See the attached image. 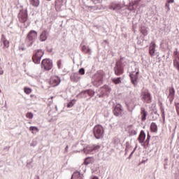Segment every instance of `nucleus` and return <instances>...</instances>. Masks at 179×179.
Instances as JSON below:
<instances>
[{
  "label": "nucleus",
  "instance_id": "5701e85b",
  "mask_svg": "<svg viewBox=\"0 0 179 179\" xmlns=\"http://www.w3.org/2000/svg\"><path fill=\"white\" fill-rule=\"evenodd\" d=\"M81 50L85 54H92V50L89 48V46L83 45Z\"/></svg>",
  "mask_w": 179,
  "mask_h": 179
},
{
  "label": "nucleus",
  "instance_id": "0eeeda50",
  "mask_svg": "<svg viewBox=\"0 0 179 179\" xmlns=\"http://www.w3.org/2000/svg\"><path fill=\"white\" fill-rule=\"evenodd\" d=\"M41 68L44 71H50L52 69V60L50 59H44L41 62Z\"/></svg>",
  "mask_w": 179,
  "mask_h": 179
},
{
  "label": "nucleus",
  "instance_id": "c85d7f7f",
  "mask_svg": "<svg viewBox=\"0 0 179 179\" xmlns=\"http://www.w3.org/2000/svg\"><path fill=\"white\" fill-rule=\"evenodd\" d=\"M132 149V146L129 144V142L126 143L125 155L128 154V152Z\"/></svg>",
  "mask_w": 179,
  "mask_h": 179
},
{
  "label": "nucleus",
  "instance_id": "4468645a",
  "mask_svg": "<svg viewBox=\"0 0 179 179\" xmlns=\"http://www.w3.org/2000/svg\"><path fill=\"white\" fill-rule=\"evenodd\" d=\"M145 139H146V134H145L143 130H141L138 136V141L139 143L142 145V146H145Z\"/></svg>",
  "mask_w": 179,
  "mask_h": 179
},
{
  "label": "nucleus",
  "instance_id": "a211bd4d",
  "mask_svg": "<svg viewBox=\"0 0 179 179\" xmlns=\"http://www.w3.org/2000/svg\"><path fill=\"white\" fill-rule=\"evenodd\" d=\"M149 52L151 57H155V52H156V43L151 42L149 48Z\"/></svg>",
  "mask_w": 179,
  "mask_h": 179
},
{
  "label": "nucleus",
  "instance_id": "09e8293b",
  "mask_svg": "<svg viewBox=\"0 0 179 179\" xmlns=\"http://www.w3.org/2000/svg\"><path fill=\"white\" fill-rule=\"evenodd\" d=\"M138 148V145H136V147L134 148L133 152L135 153V150H136V148Z\"/></svg>",
  "mask_w": 179,
  "mask_h": 179
},
{
  "label": "nucleus",
  "instance_id": "f257e3e1",
  "mask_svg": "<svg viewBox=\"0 0 179 179\" xmlns=\"http://www.w3.org/2000/svg\"><path fill=\"white\" fill-rule=\"evenodd\" d=\"M18 20L22 23L24 27H29L30 26V20H29V16L27 15V9H22L20 10L18 15Z\"/></svg>",
  "mask_w": 179,
  "mask_h": 179
},
{
  "label": "nucleus",
  "instance_id": "6e6d98bb",
  "mask_svg": "<svg viewBox=\"0 0 179 179\" xmlns=\"http://www.w3.org/2000/svg\"><path fill=\"white\" fill-rule=\"evenodd\" d=\"M175 55H177V52H174Z\"/></svg>",
  "mask_w": 179,
  "mask_h": 179
},
{
  "label": "nucleus",
  "instance_id": "4c0bfd02",
  "mask_svg": "<svg viewBox=\"0 0 179 179\" xmlns=\"http://www.w3.org/2000/svg\"><path fill=\"white\" fill-rule=\"evenodd\" d=\"M24 93H26V94H30V93H31V89L24 88Z\"/></svg>",
  "mask_w": 179,
  "mask_h": 179
},
{
  "label": "nucleus",
  "instance_id": "e2e57ef3",
  "mask_svg": "<svg viewBox=\"0 0 179 179\" xmlns=\"http://www.w3.org/2000/svg\"><path fill=\"white\" fill-rule=\"evenodd\" d=\"M156 119H157V117H155V119H154V120H156Z\"/></svg>",
  "mask_w": 179,
  "mask_h": 179
},
{
  "label": "nucleus",
  "instance_id": "338daca9",
  "mask_svg": "<svg viewBox=\"0 0 179 179\" xmlns=\"http://www.w3.org/2000/svg\"><path fill=\"white\" fill-rule=\"evenodd\" d=\"M0 61H1V58H0Z\"/></svg>",
  "mask_w": 179,
  "mask_h": 179
},
{
  "label": "nucleus",
  "instance_id": "680f3d73",
  "mask_svg": "<svg viewBox=\"0 0 179 179\" xmlns=\"http://www.w3.org/2000/svg\"><path fill=\"white\" fill-rule=\"evenodd\" d=\"M156 119H157V117H155V119H154V120H156Z\"/></svg>",
  "mask_w": 179,
  "mask_h": 179
},
{
  "label": "nucleus",
  "instance_id": "423d86ee",
  "mask_svg": "<svg viewBox=\"0 0 179 179\" xmlns=\"http://www.w3.org/2000/svg\"><path fill=\"white\" fill-rule=\"evenodd\" d=\"M141 100L143 103H147V104H150V103H152V95L148 90H144L142 91Z\"/></svg>",
  "mask_w": 179,
  "mask_h": 179
},
{
  "label": "nucleus",
  "instance_id": "49530a36",
  "mask_svg": "<svg viewBox=\"0 0 179 179\" xmlns=\"http://www.w3.org/2000/svg\"><path fill=\"white\" fill-rule=\"evenodd\" d=\"M68 149H69V147L68 145L66 146L64 153H68Z\"/></svg>",
  "mask_w": 179,
  "mask_h": 179
},
{
  "label": "nucleus",
  "instance_id": "a18cd8bd",
  "mask_svg": "<svg viewBox=\"0 0 179 179\" xmlns=\"http://www.w3.org/2000/svg\"><path fill=\"white\" fill-rule=\"evenodd\" d=\"M166 2L168 3H174V0H167Z\"/></svg>",
  "mask_w": 179,
  "mask_h": 179
},
{
  "label": "nucleus",
  "instance_id": "f8f14e48",
  "mask_svg": "<svg viewBox=\"0 0 179 179\" xmlns=\"http://www.w3.org/2000/svg\"><path fill=\"white\" fill-rule=\"evenodd\" d=\"M109 9L112 10H115L117 13H121V9H122V6H121V3H112L109 6Z\"/></svg>",
  "mask_w": 179,
  "mask_h": 179
},
{
  "label": "nucleus",
  "instance_id": "2eb2a0df",
  "mask_svg": "<svg viewBox=\"0 0 179 179\" xmlns=\"http://www.w3.org/2000/svg\"><path fill=\"white\" fill-rule=\"evenodd\" d=\"M49 35H50V31H48V30L47 29H44L39 36V40L42 42L45 41V40H47Z\"/></svg>",
  "mask_w": 179,
  "mask_h": 179
},
{
  "label": "nucleus",
  "instance_id": "a878e982",
  "mask_svg": "<svg viewBox=\"0 0 179 179\" xmlns=\"http://www.w3.org/2000/svg\"><path fill=\"white\" fill-rule=\"evenodd\" d=\"M29 131H31L32 134H37V132H39L40 129L36 126H31Z\"/></svg>",
  "mask_w": 179,
  "mask_h": 179
},
{
  "label": "nucleus",
  "instance_id": "72a5a7b5",
  "mask_svg": "<svg viewBox=\"0 0 179 179\" xmlns=\"http://www.w3.org/2000/svg\"><path fill=\"white\" fill-rule=\"evenodd\" d=\"M26 117H27V118H29V120L33 119V117H34L33 113H31V112H28V113L26 114Z\"/></svg>",
  "mask_w": 179,
  "mask_h": 179
},
{
  "label": "nucleus",
  "instance_id": "4d7b16f0",
  "mask_svg": "<svg viewBox=\"0 0 179 179\" xmlns=\"http://www.w3.org/2000/svg\"><path fill=\"white\" fill-rule=\"evenodd\" d=\"M131 157H131V155H129V157H128V159H131Z\"/></svg>",
  "mask_w": 179,
  "mask_h": 179
},
{
  "label": "nucleus",
  "instance_id": "e433bc0d",
  "mask_svg": "<svg viewBox=\"0 0 179 179\" xmlns=\"http://www.w3.org/2000/svg\"><path fill=\"white\" fill-rule=\"evenodd\" d=\"M57 68L59 69H61V68H62V60L59 59V61H57Z\"/></svg>",
  "mask_w": 179,
  "mask_h": 179
},
{
  "label": "nucleus",
  "instance_id": "4be33fe9",
  "mask_svg": "<svg viewBox=\"0 0 179 179\" xmlns=\"http://www.w3.org/2000/svg\"><path fill=\"white\" fill-rule=\"evenodd\" d=\"M112 145H113L114 148H116V149H118L119 145H121L120 138L117 137L113 138L112 141Z\"/></svg>",
  "mask_w": 179,
  "mask_h": 179
},
{
  "label": "nucleus",
  "instance_id": "f3484780",
  "mask_svg": "<svg viewBox=\"0 0 179 179\" xmlns=\"http://www.w3.org/2000/svg\"><path fill=\"white\" fill-rule=\"evenodd\" d=\"M81 96H83L84 97H87V96L93 97V96H94V91L92 90H87L81 92Z\"/></svg>",
  "mask_w": 179,
  "mask_h": 179
},
{
  "label": "nucleus",
  "instance_id": "37998d69",
  "mask_svg": "<svg viewBox=\"0 0 179 179\" xmlns=\"http://www.w3.org/2000/svg\"><path fill=\"white\" fill-rule=\"evenodd\" d=\"M165 8H166V9H167V11L169 12V10H170V3L166 2V5H165Z\"/></svg>",
  "mask_w": 179,
  "mask_h": 179
},
{
  "label": "nucleus",
  "instance_id": "f704fd0d",
  "mask_svg": "<svg viewBox=\"0 0 179 179\" xmlns=\"http://www.w3.org/2000/svg\"><path fill=\"white\" fill-rule=\"evenodd\" d=\"M141 33L143 36H148V30H146V28H141Z\"/></svg>",
  "mask_w": 179,
  "mask_h": 179
},
{
  "label": "nucleus",
  "instance_id": "de8ad7c7",
  "mask_svg": "<svg viewBox=\"0 0 179 179\" xmlns=\"http://www.w3.org/2000/svg\"><path fill=\"white\" fill-rule=\"evenodd\" d=\"M154 114H155V115H157V117H159V115L157 113V110L154 111Z\"/></svg>",
  "mask_w": 179,
  "mask_h": 179
},
{
  "label": "nucleus",
  "instance_id": "13d9d810",
  "mask_svg": "<svg viewBox=\"0 0 179 179\" xmlns=\"http://www.w3.org/2000/svg\"><path fill=\"white\" fill-rule=\"evenodd\" d=\"M36 179H40V177L37 176V177H36Z\"/></svg>",
  "mask_w": 179,
  "mask_h": 179
},
{
  "label": "nucleus",
  "instance_id": "8fccbe9b",
  "mask_svg": "<svg viewBox=\"0 0 179 179\" xmlns=\"http://www.w3.org/2000/svg\"><path fill=\"white\" fill-rule=\"evenodd\" d=\"M147 139H150V134H149V133L148 134Z\"/></svg>",
  "mask_w": 179,
  "mask_h": 179
},
{
  "label": "nucleus",
  "instance_id": "79ce46f5",
  "mask_svg": "<svg viewBox=\"0 0 179 179\" xmlns=\"http://www.w3.org/2000/svg\"><path fill=\"white\" fill-rule=\"evenodd\" d=\"M93 3L97 5V3H103V0H94Z\"/></svg>",
  "mask_w": 179,
  "mask_h": 179
},
{
  "label": "nucleus",
  "instance_id": "412c9836",
  "mask_svg": "<svg viewBox=\"0 0 179 179\" xmlns=\"http://www.w3.org/2000/svg\"><path fill=\"white\" fill-rule=\"evenodd\" d=\"M141 121H146V117H148V111L145 108L142 107L141 108Z\"/></svg>",
  "mask_w": 179,
  "mask_h": 179
},
{
  "label": "nucleus",
  "instance_id": "9d476101",
  "mask_svg": "<svg viewBox=\"0 0 179 179\" xmlns=\"http://www.w3.org/2000/svg\"><path fill=\"white\" fill-rule=\"evenodd\" d=\"M123 111L121 104L117 103L113 106V114L115 117H122Z\"/></svg>",
  "mask_w": 179,
  "mask_h": 179
},
{
  "label": "nucleus",
  "instance_id": "2f4dec72",
  "mask_svg": "<svg viewBox=\"0 0 179 179\" xmlns=\"http://www.w3.org/2000/svg\"><path fill=\"white\" fill-rule=\"evenodd\" d=\"M91 163H92V159H90V157L85 158V159L84 161V164H85V166H87V165L90 164Z\"/></svg>",
  "mask_w": 179,
  "mask_h": 179
},
{
  "label": "nucleus",
  "instance_id": "0e129e2a",
  "mask_svg": "<svg viewBox=\"0 0 179 179\" xmlns=\"http://www.w3.org/2000/svg\"><path fill=\"white\" fill-rule=\"evenodd\" d=\"M156 119H157V117H155V119H154V120H156Z\"/></svg>",
  "mask_w": 179,
  "mask_h": 179
},
{
  "label": "nucleus",
  "instance_id": "ddd939ff",
  "mask_svg": "<svg viewBox=\"0 0 179 179\" xmlns=\"http://www.w3.org/2000/svg\"><path fill=\"white\" fill-rule=\"evenodd\" d=\"M138 75H139V72H133L131 73H130L129 76L131 80V83H133V85L134 86H137L138 85Z\"/></svg>",
  "mask_w": 179,
  "mask_h": 179
},
{
  "label": "nucleus",
  "instance_id": "6ab92c4d",
  "mask_svg": "<svg viewBox=\"0 0 179 179\" xmlns=\"http://www.w3.org/2000/svg\"><path fill=\"white\" fill-rule=\"evenodd\" d=\"M70 79L71 82H74L75 83H77V82H79V80H80V77L79 76L78 73H73L70 76Z\"/></svg>",
  "mask_w": 179,
  "mask_h": 179
},
{
  "label": "nucleus",
  "instance_id": "473e14b6",
  "mask_svg": "<svg viewBox=\"0 0 179 179\" xmlns=\"http://www.w3.org/2000/svg\"><path fill=\"white\" fill-rule=\"evenodd\" d=\"M73 106H75V100H72L70 102H69L68 104H67V108H71V107Z\"/></svg>",
  "mask_w": 179,
  "mask_h": 179
},
{
  "label": "nucleus",
  "instance_id": "bf43d9fd",
  "mask_svg": "<svg viewBox=\"0 0 179 179\" xmlns=\"http://www.w3.org/2000/svg\"><path fill=\"white\" fill-rule=\"evenodd\" d=\"M137 1H138V2H141V0H137Z\"/></svg>",
  "mask_w": 179,
  "mask_h": 179
},
{
  "label": "nucleus",
  "instance_id": "ea45409f",
  "mask_svg": "<svg viewBox=\"0 0 179 179\" xmlns=\"http://www.w3.org/2000/svg\"><path fill=\"white\" fill-rule=\"evenodd\" d=\"M175 107L176 108L177 114L179 115V103H175Z\"/></svg>",
  "mask_w": 179,
  "mask_h": 179
},
{
  "label": "nucleus",
  "instance_id": "20e7f679",
  "mask_svg": "<svg viewBox=\"0 0 179 179\" xmlns=\"http://www.w3.org/2000/svg\"><path fill=\"white\" fill-rule=\"evenodd\" d=\"M37 40V31L34 30H31L26 38V43L28 47H31L33 45V43Z\"/></svg>",
  "mask_w": 179,
  "mask_h": 179
},
{
  "label": "nucleus",
  "instance_id": "c03bdc74",
  "mask_svg": "<svg viewBox=\"0 0 179 179\" xmlns=\"http://www.w3.org/2000/svg\"><path fill=\"white\" fill-rule=\"evenodd\" d=\"M150 141V138H146L145 141L144 142V145H145V143L146 145H149V141Z\"/></svg>",
  "mask_w": 179,
  "mask_h": 179
},
{
  "label": "nucleus",
  "instance_id": "aec40b11",
  "mask_svg": "<svg viewBox=\"0 0 179 179\" xmlns=\"http://www.w3.org/2000/svg\"><path fill=\"white\" fill-rule=\"evenodd\" d=\"M71 179H83V174L79 171H75L72 174Z\"/></svg>",
  "mask_w": 179,
  "mask_h": 179
},
{
  "label": "nucleus",
  "instance_id": "b1692460",
  "mask_svg": "<svg viewBox=\"0 0 179 179\" xmlns=\"http://www.w3.org/2000/svg\"><path fill=\"white\" fill-rule=\"evenodd\" d=\"M1 42L3 44V48H8L9 47V41L6 40L4 37L1 38Z\"/></svg>",
  "mask_w": 179,
  "mask_h": 179
},
{
  "label": "nucleus",
  "instance_id": "603ef678",
  "mask_svg": "<svg viewBox=\"0 0 179 179\" xmlns=\"http://www.w3.org/2000/svg\"><path fill=\"white\" fill-rule=\"evenodd\" d=\"M134 151H132L131 152V154H130V157H132V155H134Z\"/></svg>",
  "mask_w": 179,
  "mask_h": 179
},
{
  "label": "nucleus",
  "instance_id": "c9c22d12",
  "mask_svg": "<svg viewBox=\"0 0 179 179\" xmlns=\"http://www.w3.org/2000/svg\"><path fill=\"white\" fill-rule=\"evenodd\" d=\"M87 8L88 9H92V10H97V9H99V7H97V6H88Z\"/></svg>",
  "mask_w": 179,
  "mask_h": 179
},
{
  "label": "nucleus",
  "instance_id": "1a4fd4ad",
  "mask_svg": "<svg viewBox=\"0 0 179 179\" xmlns=\"http://www.w3.org/2000/svg\"><path fill=\"white\" fill-rule=\"evenodd\" d=\"M44 55L43 50H38L32 57V60L34 64H40L41 58Z\"/></svg>",
  "mask_w": 179,
  "mask_h": 179
},
{
  "label": "nucleus",
  "instance_id": "9b49d317",
  "mask_svg": "<svg viewBox=\"0 0 179 179\" xmlns=\"http://www.w3.org/2000/svg\"><path fill=\"white\" fill-rule=\"evenodd\" d=\"M59 83H61V78L57 76H52L50 80V85L52 87H56V86H59Z\"/></svg>",
  "mask_w": 179,
  "mask_h": 179
},
{
  "label": "nucleus",
  "instance_id": "5fc2aeb1",
  "mask_svg": "<svg viewBox=\"0 0 179 179\" xmlns=\"http://www.w3.org/2000/svg\"><path fill=\"white\" fill-rule=\"evenodd\" d=\"M30 146H34V145L33 143H31Z\"/></svg>",
  "mask_w": 179,
  "mask_h": 179
},
{
  "label": "nucleus",
  "instance_id": "3c124183",
  "mask_svg": "<svg viewBox=\"0 0 179 179\" xmlns=\"http://www.w3.org/2000/svg\"><path fill=\"white\" fill-rule=\"evenodd\" d=\"M0 75H3V71L2 70H0Z\"/></svg>",
  "mask_w": 179,
  "mask_h": 179
},
{
  "label": "nucleus",
  "instance_id": "f03ea898",
  "mask_svg": "<svg viewBox=\"0 0 179 179\" xmlns=\"http://www.w3.org/2000/svg\"><path fill=\"white\" fill-rule=\"evenodd\" d=\"M127 62L124 57H121L120 59L116 62L113 68L114 73L116 76H121L124 73V66H125Z\"/></svg>",
  "mask_w": 179,
  "mask_h": 179
},
{
  "label": "nucleus",
  "instance_id": "a19ab883",
  "mask_svg": "<svg viewBox=\"0 0 179 179\" xmlns=\"http://www.w3.org/2000/svg\"><path fill=\"white\" fill-rule=\"evenodd\" d=\"M129 134L131 136L136 135V134H138V131H136V130H135V129H131V130H130Z\"/></svg>",
  "mask_w": 179,
  "mask_h": 179
},
{
  "label": "nucleus",
  "instance_id": "cd10ccee",
  "mask_svg": "<svg viewBox=\"0 0 179 179\" xmlns=\"http://www.w3.org/2000/svg\"><path fill=\"white\" fill-rule=\"evenodd\" d=\"M160 110H161V113H162V120L164 122V121H166V113L164 112V107H163V106H161Z\"/></svg>",
  "mask_w": 179,
  "mask_h": 179
},
{
  "label": "nucleus",
  "instance_id": "864d4df0",
  "mask_svg": "<svg viewBox=\"0 0 179 179\" xmlns=\"http://www.w3.org/2000/svg\"><path fill=\"white\" fill-rule=\"evenodd\" d=\"M49 52H52V48L48 50Z\"/></svg>",
  "mask_w": 179,
  "mask_h": 179
},
{
  "label": "nucleus",
  "instance_id": "6e6552de",
  "mask_svg": "<svg viewBox=\"0 0 179 179\" xmlns=\"http://www.w3.org/2000/svg\"><path fill=\"white\" fill-rule=\"evenodd\" d=\"M100 149V145H87L84 148V152L86 155H94Z\"/></svg>",
  "mask_w": 179,
  "mask_h": 179
},
{
  "label": "nucleus",
  "instance_id": "7c9ffc66",
  "mask_svg": "<svg viewBox=\"0 0 179 179\" xmlns=\"http://www.w3.org/2000/svg\"><path fill=\"white\" fill-rule=\"evenodd\" d=\"M102 90L106 92V93H103V94H108V93H110V92H111V88L108 87V86H104L102 88Z\"/></svg>",
  "mask_w": 179,
  "mask_h": 179
},
{
  "label": "nucleus",
  "instance_id": "39448f33",
  "mask_svg": "<svg viewBox=\"0 0 179 179\" xmlns=\"http://www.w3.org/2000/svg\"><path fill=\"white\" fill-rule=\"evenodd\" d=\"M93 132L96 139H101L104 136V128L101 125H96L93 129Z\"/></svg>",
  "mask_w": 179,
  "mask_h": 179
},
{
  "label": "nucleus",
  "instance_id": "58836bf2",
  "mask_svg": "<svg viewBox=\"0 0 179 179\" xmlns=\"http://www.w3.org/2000/svg\"><path fill=\"white\" fill-rule=\"evenodd\" d=\"M78 73L79 75H85V69L84 68L80 69L78 71Z\"/></svg>",
  "mask_w": 179,
  "mask_h": 179
},
{
  "label": "nucleus",
  "instance_id": "c756f323",
  "mask_svg": "<svg viewBox=\"0 0 179 179\" xmlns=\"http://www.w3.org/2000/svg\"><path fill=\"white\" fill-rule=\"evenodd\" d=\"M112 82H113L115 85H120V83H121V77L113 78Z\"/></svg>",
  "mask_w": 179,
  "mask_h": 179
},
{
  "label": "nucleus",
  "instance_id": "7ed1b4c3",
  "mask_svg": "<svg viewBox=\"0 0 179 179\" xmlns=\"http://www.w3.org/2000/svg\"><path fill=\"white\" fill-rule=\"evenodd\" d=\"M105 76L106 74L104 73V71H99L95 73L92 76V83L94 86H96V87L101 86V85H103Z\"/></svg>",
  "mask_w": 179,
  "mask_h": 179
},
{
  "label": "nucleus",
  "instance_id": "052dcab7",
  "mask_svg": "<svg viewBox=\"0 0 179 179\" xmlns=\"http://www.w3.org/2000/svg\"><path fill=\"white\" fill-rule=\"evenodd\" d=\"M22 51H24V48H22Z\"/></svg>",
  "mask_w": 179,
  "mask_h": 179
},
{
  "label": "nucleus",
  "instance_id": "393cba45",
  "mask_svg": "<svg viewBox=\"0 0 179 179\" xmlns=\"http://www.w3.org/2000/svg\"><path fill=\"white\" fill-rule=\"evenodd\" d=\"M31 4L35 8H38L40 5V0H30Z\"/></svg>",
  "mask_w": 179,
  "mask_h": 179
},
{
  "label": "nucleus",
  "instance_id": "69168bd1",
  "mask_svg": "<svg viewBox=\"0 0 179 179\" xmlns=\"http://www.w3.org/2000/svg\"><path fill=\"white\" fill-rule=\"evenodd\" d=\"M1 90H0V93H1Z\"/></svg>",
  "mask_w": 179,
  "mask_h": 179
},
{
  "label": "nucleus",
  "instance_id": "bb28decb",
  "mask_svg": "<svg viewBox=\"0 0 179 179\" xmlns=\"http://www.w3.org/2000/svg\"><path fill=\"white\" fill-rule=\"evenodd\" d=\"M150 129L152 132H157V124L155 122H152L150 124Z\"/></svg>",
  "mask_w": 179,
  "mask_h": 179
},
{
  "label": "nucleus",
  "instance_id": "dca6fc26",
  "mask_svg": "<svg viewBox=\"0 0 179 179\" xmlns=\"http://www.w3.org/2000/svg\"><path fill=\"white\" fill-rule=\"evenodd\" d=\"M176 96V90L174 87H171L169 89V94L168 95V99L170 103H173V100H174V96Z\"/></svg>",
  "mask_w": 179,
  "mask_h": 179
}]
</instances>
